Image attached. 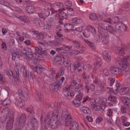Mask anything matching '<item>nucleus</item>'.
Segmentation results:
<instances>
[{
    "label": "nucleus",
    "mask_w": 130,
    "mask_h": 130,
    "mask_svg": "<svg viewBox=\"0 0 130 130\" xmlns=\"http://www.w3.org/2000/svg\"><path fill=\"white\" fill-rule=\"evenodd\" d=\"M84 41L86 43L88 44L89 45V46L91 48H92L94 46V44L91 42L90 41L86 39H84Z\"/></svg>",
    "instance_id": "obj_48"
},
{
    "label": "nucleus",
    "mask_w": 130,
    "mask_h": 130,
    "mask_svg": "<svg viewBox=\"0 0 130 130\" xmlns=\"http://www.w3.org/2000/svg\"><path fill=\"white\" fill-rule=\"evenodd\" d=\"M108 100L109 101L114 104L116 103L117 100L116 98L114 96H110L108 98Z\"/></svg>",
    "instance_id": "obj_39"
},
{
    "label": "nucleus",
    "mask_w": 130,
    "mask_h": 130,
    "mask_svg": "<svg viewBox=\"0 0 130 130\" xmlns=\"http://www.w3.org/2000/svg\"><path fill=\"white\" fill-rule=\"evenodd\" d=\"M65 5L67 7L69 8L72 6V3L70 1H66L65 2Z\"/></svg>",
    "instance_id": "obj_51"
},
{
    "label": "nucleus",
    "mask_w": 130,
    "mask_h": 130,
    "mask_svg": "<svg viewBox=\"0 0 130 130\" xmlns=\"http://www.w3.org/2000/svg\"><path fill=\"white\" fill-rule=\"evenodd\" d=\"M18 94L16 95L15 104L18 107H21L23 105L21 97L23 96L24 97L27 98L28 90L26 88L23 87L21 88V89H18Z\"/></svg>",
    "instance_id": "obj_1"
},
{
    "label": "nucleus",
    "mask_w": 130,
    "mask_h": 130,
    "mask_svg": "<svg viewBox=\"0 0 130 130\" xmlns=\"http://www.w3.org/2000/svg\"><path fill=\"white\" fill-rule=\"evenodd\" d=\"M54 6H56L60 8H62L63 7V4L61 2H55L53 3Z\"/></svg>",
    "instance_id": "obj_44"
},
{
    "label": "nucleus",
    "mask_w": 130,
    "mask_h": 130,
    "mask_svg": "<svg viewBox=\"0 0 130 130\" xmlns=\"http://www.w3.org/2000/svg\"><path fill=\"white\" fill-rule=\"evenodd\" d=\"M88 29L92 33L93 35L96 34V31L94 28L91 26H87Z\"/></svg>",
    "instance_id": "obj_43"
},
{
    "label": "nucleus",
    "mask_w": 130,
    "mask_h": 130,
    "mask_svg": "<svg viewBox=\"0 0 130 130\" xmlns=\"http://www.w3.org/2000/svg\"><path fill=\"white\" fill-rule=\"evenodd\" d=\"M72 20L73 22L76 24H79L82 22V20L78 18H73Z\"/></svg>",
    "instance_id": "obj_40"
},
{
    "label": "nucleus",
    "mask_w": 130,
    "mask_h": 130,
    "mask_svg": "<svg viewBox=\"0 0 130 130\" xmlns=\"http://www.w3.org/2000/svg\"><path fill=\"white\" fill-rule=\"evenodd\" d=\"M91 107L92 109L96 110H99L100 109V107L99 106L94 104H92Z\"/></svg>",
    "instance_id": "obj_45"
},
{
    "label": "nucleus",
    "mask_w": 130,
    "mask_h": 130,
    "mask_svg": "<svg viewBox=\"0 0 130 130\" xmlns=\"http://www.w3.org/2000/svg\"><path fill=\"white\" fill-rule=\"evenodd\" d=\"M26 115L25 114H22L20 117L19 122L22 124H24L25 122Z\"/></svg>",
    "instance_id": "obj_30"
},
{
    "label": "nucleus",
    "mask_w": 130,
    "mask_h": 130,
    "mask_svg": "<svg viewBox=\"0 0 130 130\" xmlns=\"http://www.w3.org/2000/svg\"><path fill=\"white\" fill-rule=\"evenodd\" d=\"M12 15L13 16L18 18L19 21L20 22H22L25 23H27L29 21L28 18L25 16H19L15 13H12Z\"/></svg>",
    "instance_id": "obj_11"
},
{
    "label": "nucleus",
    "mask_w": 130,
    "mask_h": 130,
    "mask_svg": "<svg viewBox=\"0 0 130 130\" xmlns=\"http://www.w3.org/2000/svg\"><path fill=\"white\" fill-rule=\"evenodd\" d=\"M98 32L100 36L103 38L108 37V34L105 28H103L102 26L99 25L98 27Z\"/></svg>",
    "instance_id": "obj_12"
},
{
    "label": "nucleus",
    "mask_w": 130,
    "mask_h": 130,
    "mask_svg": "<svg viewBox=\"0 0 130 130\" xmlns=\"http://www.w3.org/2000/svg\"><path fill=\"white\" fill-rule=\"evenodd\" d=\"M106 27L107 31L109 32L112 33L113 32V30L112 27L110 26L107 25V26H106Z\"/></svg>",
    "instance_id": "obj_47"
},
{
    "label": "nucleus",
    "mask_w": 130,
    "mask_h": 130,
    "mask_svg": "<svg viewBox=\"0 0 130 130\" xmlns=\"http://www.w3.org/2000/svg\"><path fill=\"white\" fill-rule=\"evenodd\" d=\"M127 48H125L124 47H119L117 49L118 50V54L120 56L123 55L125 53V51L126 50Z\"/></svg>",
    "instance_id": "obj_29"
},
{
    "label": "nucleus",
    "mask_w": 130,
    "mask_h": 130,
    "mask_svg": "<svg viewBox=\"0 0 130 130\" xmlns=\"http://www.w3.org/2000/svg\"><path fill=\"white\" fill-rule=\"evenodd\" d=\"M126 26L122 22H119L116 25L115 30L117 32H120L122 30H125L126 29Z\"/></svg>",
    "instance_id": "obj_9"
},
{
    "label": "nucleus",
    "mask_w": 130,
    "mask_h": 130,
    "mask_svg": "<svg viewBox=\"0 0 130 130\" xmlns=\"http://www.w3.org/2000/svg\"><path fill=\"white\" fill-rule=\"evenodd\" d=\"M38 35L40 37L45 38L47 37V34L45 32H41L38 34Z\"/></svg>",
    "instance_id": "obj_53"
},
{
    "label": "nucleus",
    "mask_w": 130,
    "mask_h": 130,
    "mask_svg": "<svg viewBox=\"0 0 130 130\" xmlns=\"http://www.w3.org/2000/svg\"><path fill=\"white\" fill-rule=\"evenodd\" d=\"M123 6L125 8H127L129 7V4L127 2H125L123 4Z\"/></svg>",
    "instance_id": "obj_62"
},
{
    "label": "nucleus",
    "mask_w": 130,
    "mask_h": 130,
    "mask_svg": "<svg viewBox=\"0 0 130 130\" xmlns=\"http://www.w3.org/2000/svg\"><path fill=\"white\" fill-rule=\"evenodd\" d=\"M78 93V94L76 95V99H77L81 101L83 96V93L82 92H81Z\"/></svg>",
    "instance_id": "obj_55"
},
{
    "label": "nucleus",
    "mask_w": 130,
    "mask_h": 130,
    "mask_svg": "<svg viewBox=\"0 0 130 130\" xmlns=\"http://www.w3.org/2000/svg\"><path fill=\"white\" fill-rule=\"evenodd\" d=\"M121 110L122 113L126 114L127 112V110L126 107L123 106H121Z\"/></svg>",
    "instance_id": "obj_52"
},
{
    "label": "nucleus",
    "mask_w": 130,
    "mask_h": 130,
    "mask_svg": "<svg viewBox=\"0 0 130 130\" xmlns=\"http://www.w3.org/2000/svg\"><path fill=\"white\" fill-rule=\"evenodd\" d=\"M95 60L94 63L95 65L96 66H99V67H100L101 64V58L100 57L96 56L95 57Z\"/></svg>",
    "instance_id": "obj_32"
},
{
    "label": "nucleus",
    "mask_w": 130,
    "mask_h": 130,
    "mask_svg": "<svg viewBox=\"0 0 130 130\" xmlns=\"http://www.w3.org/2000/svg\"><path fill=\"white\" fill-rule=\"evenodd\" d=\"M50 116L47 115L46 116L44 119V122H45L44 127L45 129H47L48 128H49L50 126V123L51 121H52V120L50 118Z\"/></svg>",
    "instance_id": "obj_17"
},
{
    "label": "nucleus",
    "mask_w": 130,
    "mask_h": 130,
    "mask_svg": "<svg viewBox=\"0 0 130 130\" xmlns=\"http://www.w3.org/2000/svg\"><path fill=\"white\" fill-rule=\"evenodd\" d=\"M57 36L56 37V38L57 39H60V41H61L63 39V35L60 32H58L56 33Z\"/></svg>",
    "instance_id": "obj_50"
},
{
    "label": "nucleus",
    "mask_w": 130,
    "mask_h": 130,
    "mask_svg": "<svg viewBox=\"0 0 130 130\" xmlns=\"http://www.w3.org/2000/svg\"><path fill=\"white\" fill-rule=\"evenodd\" d=\"M62 104V102H58L57 101H56L54 104V107L59 108L60 107L61 104Z\"/></svg>",
    "instance_id": "obj_58"
},
{
    "label": "nucleus",
    "mask_w": 130,
    "mask_h": 130,
    "mask_svg": "<svg viewBox=\"0 0 130 130\" xmlns=\"http://www.w3.org/2000/svg\"><path fill=\"white\" fill-rule=\"evenodd\" d=\"M106 99L105 98L100 97V104H101L104 105L106 101Z\"/></svg>",
    "instance_id": "obj_49"
},
{
    "label": "nucleus",
    "mask_w": 130,
    "mask_h": 130,
    "mask_svg": "<svg viewBox=\"0 0 130 130\" xmlns=\"http://www.w3.org/2000/svg\"><path fill=\"white\" fill-rule=\"evenodd\" d=\"M74 14V11L72 9H70L67 11V15H72Z\"/></svg>",
    "instance_id": "obj_54"
},
{
    "label": "nucleus",
    "mask_w": 130,
    "mask_h": 130,
    "mask_svg": "<svg viewBox=\"0 0 130 130\" xmlns=\"http://www.w3.org/2000/svg\"><path fill=\"white\" fill-rule=\"evenodd\" d=\"M65 10V9L64 8H63L61 9H59L57 10H55V11L56 13L58 12H59L60 14L61 17L63 18L64 19H66L67 18V14L63 11Z\"/></svg>",
    "instance_id": "obj_23"
},
{
    "label": "nucleus",
    "mask_w": 130,
    "mask_h": 130,
    "mask_svg": "<svg viewBox=\"0 0 130 130\" xmlns=\"http://www.w3.org/2000/svg\"><path fill=\"white\" fill-rule=\"evenodd\" d=\"M68 113L67 110L65 109L62 110L61 115V117H63L65 119V124L67 126L70 125L72 120L71 116L68 114Z\"/></svg>",
    "instance_id": "obj_5"
},
{
    "label": "nucleus",
    "mask_w": 130,
    "mask_h": 130,
    "mask_svg": "<svg viewBox=\"0 0 130 130\" xmlns=\"http://www.w3.org/2000/svg\"><path fill=\"white\" fill-rule=\"evenodd\" d=\"M21 51L22 55L25 56L29 60H31L34 57L32 54L31 52L25 48H22Z\"/></svg>",
    "instance_id": "obj_10"
},
{
    "label": "nucleus",
    "mask_w": 130,
    "mask_h": 130,
    "mask_svg": "<svg viewBox=\"0 0 130 130\" xmlns=\"http://www.w3.org/2000/svg\"><path fill=\"white\" fill-rule=\"evenodd\" d=\"M128 58V56H125L123 58V59L122 58L118 59V62L119 66L123 68L124 69H127L125 71V72L129 69V64L127 62Z\"/></svg>",
    "instance_id": "obj_6"
},
{
    "label": "nucleus",
    "mask_w": 130,
    "mask_h": 130,
    "mask_svg": "<svg viewBox=\"0 0 130 130\" xmlns=\"http://www.w3.org/2000/svg\"><path fill=\"white\" fill-rule=\"evenodd\" d=\"M2 112H5V114L9 115V119L6 125V129L7 130L12 129L14 122V113L13 111H10L8 108H6L4 109Z\"/></svg>",
    "instance_id": "obj_2"
},
{
    "label": "nucleus",
    "mask_w": 130,
    "mask_h": 130,
    "mask_svg": "<svg viewBox=\"0 0 130 130\" xmlns=\"http://www.w3.org/2000/svg\"><path fill=\"white\" fill-rule=\"evenodd\" d=\"M110 69L111 73L114 75H118L121 73L122 72L120 69L113 66L110 67Z\"/></svg>",
    "instance_id": "obj_15"
},
{
    "label": "nucleus",
    "mask_w": 130,
    "mask_h": 130,
    "mask_svg": "<svg viewBox=\"0 0 130 130\" xmlns=\"http://www.w3.org/2000/svg\"><path fill=\"white\" fill-rule=\"evenodd\" d=\"M35 8L32 6H27L26 8V11L28 13H32L35 11Z\"/></svg>",
    "instance_id": "obj_24"
},
{
    "label": "nucleus",
    "mask_w": 130,
    "mask_h": 130,
    "mask_svg": "<svg viewBox=\"0 0 130 130\" xmlns=\"http://www.w3.org/2000/svg\"><path fill=\"white\" fill-rule=\"evenodd\" d=\"M75 94L73 92L72 90H70L67 92H63V93L62 96L63 98L66 99L70 100L71 98L74 96Z\"/></svg>",
    "instance_id": "obj_13"
},
{
    "label": "nucleus",
    "mask_w": 130,
    "mask_h": 130,
    "mask_svg": "<svg viewBox=\"0 0 130 130\" xmlns=\"http://www.w3.org/2000/svg\"><path fill=\"white\" fill-rule=\"evenodd\" d=\"M4 73L6 75L9 76V75L11 76H13L14 79L18 80L19 78V72L17 71H16L15 74H13L12 72L10 70H4L3 71Z\"/></svg>",
    "instance_id": "obj_8"
},
{
    "label": "nucleus",
    "mask_w": 130,
    "mask_h": 130,
    "mask_svg": "<svg viewBox=\"0 0 130 130\" xmlns=\"http://www.w3.org/2000/svg\"><path fill=\"white\" fill-rule=\"evenodd\" d=\"M34 22L37 25H39L40 23V20L38 18H35L33 20Z\"/></svg>",
    "instance_id": "obj_56"
},
{
    "label": "nucleus",
    "mask_w": 130,
    "mask_h": 130,
    "mask_svg": "<svg viewBox=\"0 0 130 130\" xmlns=\"http://www.w3.org/2000/svg\"><path fill=\"white\" fill-rule=\"evenodd\" d=\"M102 42L104 44H108L109 41L108 37L103 38L102 41Z\"/></svg>",
    "instance_id": "obj_59"
},
{
    "label": "nucleus",
    "mask_w": 130,
    "mask_h": 130,
    "mask_svg": "<svg viewBox=\"0 0 130 130\" xmlns=\"http://www.w3.org/2000/svg\"><path fill=\"white\" fill-rule=\"evenodd\" d=\"M83 88L82 86L79 84H78L74 89V91L76 93L83 92Z\"/></svg>",
    "instance_id": "obj_25"
},
{
    "label": "nucleus",
    "mask_w": 130,
    "mask_h": 130,
    "mask_svg": "<svg viewBox=\"0 0 130 130\" xmlns=\"http://www.w3.org/2000/svg\"><path fill=\"white\" fill-rule=\"evenodd\" d=\"M39 126L37 120L33 117H30L28 121L25 129V130H34L35 128L37 129Z\"/></svg>",
    "instance_id": "obj_3"
},
{
    "label": "nucleus",
    "mask_w": 130,
    "mask_h": 130,
    "mask_svg": "<svg viewBox=\"0 0 130 130\" xmlns=\"http://www.w3.org/2000/svg\"><path fill=\"white\" fill-rule=\"evenodd\" d=\"M83 33L84 36L85 38H88L90 36V32L88 29H83Z\"/></svg>",
    "instance_id": "obj_34"
},
{
    "label": "nucleus",
    "mask_w": 130,
    "mask_h": 130,
    "mask_svg": "<svg viewBox=\"0 0 130 130\" xmlns=\"http://www.w3.org/2000/svg\"><path fill=\"white\" fill-rule=\"evenodd\" d=\"M57 56H59V59L56 62V64L57 65L62 64L63 63H64L65 61V59L64 58V56L63 55L60 54L59 55V56L57 54L56 55L57 57Z\"/></svg>",
    "instance_id": "obj_18"
},
{
    "label": "nucleus",
    "mask_w": 130,
    "mask_h": 130,
    "mask_svg": "<svg viewBox=\"0 0 130 130\" xmlns=\"http://www.w3.org/2000/svg\"><path fill=\"white\" fill-rule=\"evenodd\" d=\"M55 10H52V13L51 14L56 13L55 15V17L56 20H58V22L61 24H63V20L61 18V16L59 12H58L57 13L55 11Z\"/></svg>",
    "instance_id": "obj_19"
},
{
    "label": "nucleus",
    "mask_w": 130,
    "mask_h": 130,
    "mask_svg": "<svg viewBox=\"0 0 130 130\" xmlns=\"http://www.w3.org/2000/svg\"><path fill=\"white\" fill-rule=\"evenodd\" d=\"M117 108H114L113 109H109L107 111V115L109 117L111 118L113 116V111L112 110H114L115 112H116L117 110Z\"/></svg>",
    "instance_id": "obj_33"
},
{
    "label": "nucleus",
    "mask_w": 130,
    "mask_h": 130,
    "mask_svg": "<svg viewBox=\"0 0 130 130\" xmlns=\"http://www.w3.org/2000/svg\"><path fill=\"white\" fill-rule=\"evenodd\" d=\"M72 121L69 125L70 126L69 130H78L79 127L78 123L76 121L72 122Z\"/></svg>",
    "instance_id": "obj_20"
},
{
    "label": "nucleus",
    "mask_w": 130,
    "mask_h": 130,
    "mask_svg": "<svg viewBox=\"0 0 130 130\" xmlns=\"http://www.w3.org/2000/svg\"><path fill=\"white\" fill-rule=\"evenodd\" d=\"M119 20V18L118 17H114L111 19L109 18H106L104 21L105 22H107L112 24H115L117 23Z\"/></svg>",
    "instance_id": "obj_16"
},
{
    "label": "nucleus",
    "mask_w": 130,
    "mask_h": 130,
    "mask_svg": "<svg viewBox=\"0 0 130 130\" xmlns=\"http://www.w3.org/2000/svg\"><path fill=\"white\" fill-rule=\"evenodd\" d=\"M71 44L73 47L77 48H78L80 45L79 41L77 40H72L71 41Z\"/></svg>",
    "instance_id": "obj_27"
},
{
    "label": "nucleus",
    "mask_w": 130,
    "mask_h": 130,
    "mask_svg": "<svg viewBox=\"0 0 130 130\" xmlns=\"http://www.w3.org/2000/svg\"><path fill=\"white\" fill-rule=\"evenodd\" d=\"M27 111L30 113L32 115V117H33V115H34V112L33 110V108L32 106H30L28 107L27 109Z\"/></svg>",
    "instance_id": "obj_46"
},
{
    "label": "nucleus",
    "mask_w": 130,
    "mask_h": 130,
    "mask_svg": "<svg viewBox=\"0 0 130 130\" xmlns=\"http://www.w3.org/2000/svg\"><path fill=\"white\" fill-rule=\"evenodd\" d=\"M34 70L35 71V72L38 73L42 72L43 70L42 68L40 66H35L34 68Z\"/></svg>",
    "instance_id": "obj_38"
},
{
    "label": "nucleus",
    "mask_w": 130,
    "mask_h": 130,
    "mask_svg": "<svg viewBox=\"0 0 130 130\" xmlns=\"http://www.w3.org/2000/svg\"><path fill=\"white\" fill-rule=\"evenodd\" d=\"M19 55L16 53H13L12 55V59L13 60H15L16 58H18Z\"/></svg>",
    "instance_id": "obj_60"
},
{
    "label": "nucleus",
    "mask_w": 130,
    "mask_h": 130,
    "mask_svg": "<svg viewBox=\"0 0 130 130\" xmlns=\"http://www.w3.org/2000/svg\"><path fill=\"white\" fill-rule=\"evenodd\" d=\"M59 77L60 79H57V80L56 82L52 85V87L53 90L54 91H57L58 90L60 89L61 86L65 79L64 77L63 76L61 78L60 77Z\"/></svg>",
    "instance_id": "obj_7"
},
{
    "label": "nucleus",
    "mask_w": 130,
    "mask_h": 130,
    "mask_svg": "<svg viewBox=\"0 0 130 130\" xmlns=\"http://www.w3.org/2000/svg\"><path fill=\"white\" fill-rule=\"evenodd\" d=\"M45 17L48 16L50 14V12L48 10H46L45 9H44L43 11Z\"/></svg>",
    "instance_id": "obj_63"
},
{
    "label": "nucleus",
    "mask_w": 130,
    "mask_h": 130,
    "mask_svg": "<svg viewBox=\"0 0 130 130\" xmlns=\"http://www.w3.org/2000/svg\"><path fill=\"white\" fill-rule=\"evenodd\" d=\"M80 101L76 98V99L74 100L72 103L73 106L77 107L78 105L80 104Z\"/></svg>",
    "instance_id": "obj_42"
},
{
    "label": "nucleus",
    "mask_w": 130,
    "mask_h": 130,
    "mask_svg": "<svg viewBox=\"0 0 130 130\" xmlns=\"http://www.w3.org/2000/svg\"><path fill=\"white\" fill-rule=\"evenodd\" d=\"M80 110L83 112L87 114H89L90 112L89 109L87 107L83 106L80 108Z\"/></svg>",
    "instance_id": "obj_35"
},
{
    "label": "nucleus",
    "mask_w": 130,
    "mask_h": 130,
    "mask_svg": "<svg viewBox=\"0 0 130 130\" xmlns=\"http://www.w3.org/2000/svg\"><path fill=\"white\" fill-rule=\"evenodd\" d=\"M42 50L41 48H39L37 47H36L35 48V52L39 54L41 53Z\"/></svg>",
    "instance_id": "obj_61"
},
{
    "label": "nucleus",
    "mask_w": 130,
    "mask_h": 130,
    "mask_svg": "<svg viewBox=\"0 0 130 130\" xmlns=\"http://www.w3.org/2000/svg\"><path fill=\"white\" fill-rule=\"evenodd\" d=\"M103 56L104 59L107 62H108L110 60V58L109 55L107 52L104 51L103 52Z\"/></svg>",
    "instance_id": "obj_28"
},
{
    "label": "nucleus",
    "mask_w": 130,
    "mask_h": 130,
    "mask_svg": "<svg viewBox=\"0 0 130 130\" xmlns=\"http://www.w3.org/2000/svg\"><path fill=\"white\" fill-rule=\"evenodd\" d=\"M78 48H79L80 50V51H79V53L81 54L85 51V48L83 45H81L78 47Z\"/></svg>",
    "instance_id": "obj_64"
},
{
    "label": "nucleus",
    "mask_w": 130,
    "mask_h": 130,
    "mask_svg": "<svg viewBox=\"0 0 130 130\" xmlns=\"http://www.w3.org/2000/svg\"><path fill=\"white\" fill-rule=\"evenodd\" d=\"M94 89V85L93 84H90L89 87L87 84L85 85V90L86 92L88 93L93 92Z\"/></svg>",
    "instance_id": "obj_21"
},
{
    "label": "nucleus",
    "mask_w": 130,
    "mask_h": 130,
    "mask_svg": "<svg viewBox=\"0 0 130 130\" xmlns=\"http://www.w3.org/2000/svg\"><path fill=\"white\" fill-rule=\"evenodd\" d=\"M129 91V88L124 87L120 89L119 93L121 95H124L128 93Z\"/></svg>",
    "instance_id": "obj_26"
},
{
    "label": "nucleus",
    "mask_w": 130,
    "mask_h": 130,
    "mask_svg": "<svg viewBox=\"0 0 130 130\" xmlns=\"http://www.w3.org/2000/svg\"><path fill=\"white\" fill-rule=\"evenodd\" d=\"M11 103V101L8 98H6L3 101L2 105L4 106H6L9 105Z\"/></svg>",
    "instance_id": "obj_41"
},
{
    "label": "nucleus",
    "mask_w": 130,
    "mask_h": 130,
    "mask_svg": "<svg viewBox=\"0 0 130 130\" xmlns=\"http://www.w3.org/2000/svg\"><path fill=\"white\" fill-rule=\"evenodd\" d=\"M64 27L66 29L68 30H71L73 28L72 25L69 23H66L64 24Z\"/></svg>",
    "instance_id": "obj_37"
},
{
    "label": "nucleus",
    "mask_w": 130,
    "mask_h": 130,
    "mask_svg": "<svg viewBox=\"0 0 130 130\" xmlns=\"http://www.w3.org/2000/svg\"><path fill=\"white\" fill-rule=\"evenodd\" d=\"M108 79L110 81L109 83L110 85V86H111L114 83L115 80V78L110 77Z\"/></svg>",
    "instance_id": "obj_57"
},
{
    "label": "nucleus",
    "mask_w": 130,
    "mask_h": 130,
    "mask_svg": "<svg viewBox=\"0 0 130 130\" xmlns=\"http://www.w3.org/2000/svg\"><path fill=\"white\" fill-rule=\"evenodd\" d=\"M122 99L125 105L127 107L130 108V99L127 97L123 96Z\"/></svg>",
    "instance_id": "obj_22"
},
{
    "label": "nucleus",
    "mask_w": 130,
    "mask_h": 130,
    "mask_svg": "<svg viewBox=\"0 0 130 130\" xmlns=\"http://www.w3.org/2000/svg\"><path fill=\"white\" fill-rule=\"evenodd\" d=\"M58 45L59 46H62L60 47H57L56 50V51H59L61 50H64L65 51H71L72 47L71 46H67L64 44L61 45L60 43H58Z\"/></svg>",
    "instance_id": "obj_14"
},
{
    "label": "nucleus",
    "mask_w": 130,
    "mask_h": 130,
    "mask_svg": "<svg viewBox=\"0 0 130 130\" xmlns=\"http://www.w3.org/2000/svg\"><path fill=\"white\" fill-rule=\"evenodd\" d=\"M89 17L91 20H96L97 15L95 13L92 12L90 14Z\"/></svg>",
    "instance_id": "obj_36"
},
{
    "label": "nucleus",
    "mask_w": 130,
    "mask_h": 130,
    "mask_svg": "<svg viewBox=\"0 0 130 130\" xmlns=\"http://www.w3.org/2000/svg\"><path fill=\"white\" fill-rule=\"evenodd\" d=\"M64 70V69L63 67H61V69H59L58 75V74H57L56 75V78L57 79H60L59 77L60 78L61 77V76L63 75V74Z\"/></svg>",
    "instance_id": "obj_31"
},
{
    "label": "nucleus",
    "mask_w": 130,
    "mask_h": 130,
    "mask_svg": "<svg viewBox=\"0 0 130 130\" xmlns=\"http://www.w3.org/2000/svg\"><path fill=\"white\" fill-rule=\"evenodd\" d=\"M52 112V118L53 120L52 123H50V126L52 129H55L57 127L58 125L57 121L59 113L56 109H55Z\"/></svg>",
    "instance_id": "obj_4"
}]
</instances>
